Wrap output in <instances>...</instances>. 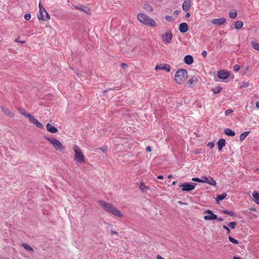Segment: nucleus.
<instances>
[{"mask_svg":"<svg viewBox=\"0 0 259 259\" xmlns=\"http://www.w3.org/2000/svg\"><path fill=\"white\" fill-rule=\"evenodd\" d=\"M45 138L53 145L56 150L61 151L64 150V147L58 140L47 137H46Z\"/></svg>","mask_w":259,"mask_h":259,"instance_id":"39448f33","label":"nucleus"},{"mask_svg":"<svg viewBox=\"0 0 259 259\" xmlns=\"http://www.w3.org/2000/svg\"><path fill=\"white\" fill-rule=\"evenodd\" d=\"M162 0H160V1H161Z\"/></svg>","mask_w":259,"mask_h":259,"instance_id":"e2e57ef3","label":"nucleus"},{"mask_svg":"<svg viewBox=\"0 0 259 259\" xmlns=\"http://www.w3.org/2000/svg\"><path fill=\"white\" fill-rule=\"evenodd\" d=\"M39 13L37 15V18L39 20H48L50 19V17L49 14L46 11V9L40 5V3L39 4Z\"/></svg>","mask_w":259,"mask_h":259,"instance_id":"423d86ee","label":"nucleus"},{"mask_svg":"<svg viewBox=\"0 0 259 259\" xmlns=\"http://www.w3.org/2000/svg\"><path fill=\"white\" fill-rule=\"evenodd\" d=\"M249 133V132H245L241 134L240 136V140L241 141H243L245 139V138L248 136Z\"/></svg>","mask_w":259,"mask_h":259,"instance_id":"c756f323","label":"nucleus"},{"mask_svg":"<svg viewBox=\"0 0 259 259\" xmlns=\"http://www.w3.org/2000/svg\"><path fill=\"white\" fill-rule=\"evenodd\" d=\"M240 67L239 65H235L233 67L234 71L237 72L240 70Z\"/></svg>","mask_w":259,"mask_h":259,"instance_id":"ea45409f","label":"nucleus"},{"mask_svg":"<svg viewBox=\"0 0 259 259\" xmlns=\"http://www.w3.org/2000/svg\"><path fill=\"white\" fill-rule=\"evenodd\" d=\"M188 72L186 69L178 70L175 75V80L178 84H182L187 79Z\"/></svg>","mask_w":259,"mask_h":259,"instance_id":"7ed1b4c3","label":"nucleus"},{"mask_svg":"<svg viewBox=\"0 0 259 259\" xmlns=\"http://www.w3.org/2000/svg\"><path fill=\"white\" fill-rule=\"evenodd\" d=\"M74 9L81 10L87 14H89L90 13V10L88 7H83V6L78 7V6H74Z\"/></svg>","mask_w":259,"mask_h":259,"instance_id":"aec40b11","label":"nucleus"},{"mask_svg":"<svg viewBox=\"0 0 259 259\" xmlns=\"http://www.w3.org/2000/svg\"><path fill=\"white\" fill-rule=\"evenodd\" d=\"M112 233H113V234H117V232H115V231H112Z\"/></svg>","mask_w":259,"mask_h":259,"instance_id":"680f3d73","label":"nucleus"},{"mask_svg":"<svg viewBox=\"0 0 259 259\" xmlns=\"http://www.w3.org/2000/svg\"><path fill=\"white\" fill-rule=\"evenodd\" d=\"M188 30V26L186 23H182L179 25V30L181 33L186 32Z\"/></svg>","mask_w":259,"mask_h":259,"instance_id":"dca6fc26","label":"nucleus"},{"mask_svg":"<svg viewBox=\"0 0 259 259\" xmlns=\"http://www.w3.org/2000/svg\"><path fill=\"white\" fill-rule=\"evenodd\" d=\"M191 1L192 0H185L182 5V8L184 11H187L190 9Z\"/></svg>","mask_w":259,"mask_h":259,"instance_id":"4468645a","label":"nucleus"},{"mask_svg":"<svg viewBox=\"0 0 259 259\" xmlns=\"http://www.w3.org/2000/svg\"><path fill=\"white\" fill-rule=\"evenodd\" d=\"M243 22H242L241 21H238L235 23L234 26L236 29H239L243 26Z\"/></svg>","mask_w":259,"mask_h":259,"instance_id":"b1692460","label":"nucleus"},{"mask_svg":"<svg viewBox=\"0 0 259 259\" xmlns=\"http://www.w3.org/2000/svg\"><path fill=\"white\" fill-rule=\"evenodd\" d=\"M146 151H147V152H149L151 151V147H150V146H148V147H146Z\"/></svg>","mask_w":259,"mask_h":259,"instance_id":"8fccbe9b","label":"nucleus"},{"mask_svg":"<svg viewBox=\"0 0 259 259\" xmlns=\"http://www.w3.org/2000/svg\"><path fill=\"white\" fill-rule=\"evenodd\" d=\"M24 18L26 20H29L31 18V15L30 14H26L24 15Z\"/></svg>","mask_w":259,"mask_h":259,"instance_id":"37998d69","label":"nucleus"},{"mask_svg":"<svg viewBox=\"0 0 259 259\" xmlns=\"http://www.w3.org/2000/svg\"><path fill=\"white\" fill-rule=\"evenodd\" d=\"M172 178V175H168V179H170V178Z\"/></svg>","mask_w":259,"mask_h":259,"instance_id":"052dcab7","label":"nucleus"},{"mask_svg":"<svg viewBox=\"0 0 259 259\" xmlns=\"http://www.w3.org/2000/svg\"><path fill=\"white\" fill-rule=\"evenodd\" d=\"M19 113L23 115V116H25V117H28V115H29L30 114L28 113L25 110V109H23V108H20L19 109Z\"/></svg>","mask_w":259,"mask_h":259,"instance_id":"cd10ccee","label":"nucleus"},{"mask_svg":"<svg viewBox=\"0 0 259 259\" xmlns=\"http://www.w3.org/2000/svg\"><path fill=\"white\" fill-rule=\"evenodd\" d=\"M252 196L253 197V201L257 204H259V193L254 191L252 193Z\"/></svg>","mask_w":259,"mask_h":259,"instance_id":"412c9836","label":"nucleus"},{"mask_svg":"<svg viewBox=\"0 0 259 259\" xmlns=\"http://www.w3.org/2000/svg\"><path fill=\"white\" fill-rule=\"evenodd\" d=\"M223 212L225 213V214H228V215H229L230 216H233L234 215V213L233 211H230L229 210H224L223 211Z\"/></svg>","mask_w":259,"mask_h":259,"instance_id":"58836bf2","label":"nucleus"},{"mask_svg":"<svg viewBox=\"0 0 259 259\" xmlns=\"http://www.w3.org/2000/svg\"><path fill=\"white\" fill-rule=\"evenodd\" d=\"M216 220H218L220 222H222V221H224V219L223 218H218V217H217V219Z\"/></svg>","mask_w":259,"mask_h":259,"instance_id":"3c124183","label":"nucleus"},{"mask_svg":"<svg viewBox=\"0 0 259 259\" xmlns=\"http://www.w3.org/2000/svg\"><path fill=\"white\" fill-rule=\"evenodd\" d=\"M226 21V19L225 18H221L219 19H213L211 21L212 24L215 25H221L224 24Z\"/></svg>","mask_w":259,"mask_h":259,"instance_id":"f8f14e48","label":"nucleus"},{"mask_svg":"<svg viewBox=\"0 0 259 259\" xmlns=\"http://www.w3.org/2000/svg\"><path fill=\"white\" fill-rule=\"evenodd\" d=\"M249 85V83L248 81H243L240 85V88L241 89L246 88Z\"/></svg>","mask_w":259,"mask_h":259,"instance_id":"72a5a7b5","label":"nucleus"},{"mask_svg":"<svg viewBox=\"0 0 259 259\" xmlns=\"http://www.w3.org/2000/svg\"><path fill=\"white\" fill-rule=\"evenodd\" d=\"M222 90V88L221 87H218L216 88H214L212 89V91L213 92L214 94H217L220 93Z\"/></svg>","mask_w":259,"mask_h":259,"instance_id":"c85d7f7f","label":"nucleus"},{"mask_svg":"<svg viewBox=\"0 0 259 259\" xmlns=\"http://www.w3.org/2000/svg\"><path fill=\"white\" fill-rule=\"evenodd\" d=\"M184 62L188 65H191L193 63V58L192 56L188 55L184 58Z\"/></svg>","mask_w":259,"mask_h":259,"instance_id":"6ab92c4d","label":"nucleus"},{"mask_svg":"<svg viewBox=\"0 0 259 259\" xmlns=\"http://www.w3.org/2000/svg\"><path fill=\"white\" fill-rule=\"evenodd\" d=\"M122 66L123 68H124L125 67H126L127 66V65L125 63H122Z\"/></svg>","mask_w":259,"mask_h":259,"instance_id":"4d7b16f0","label":"nucleus"},{"mask_svg":"<svg viewBox=\"0 0 259 259\" xmlns=\"http://www.w3.org/2000/svg\"><path fill=\"white\" fill-rule=\"evenodd\" d=\"M33 124H35L37 127L39 128L40 129H43L44 128V125L40 122H39L37 119Z\"/></svg>","mask_w":259,"mask_h":259,"instance_id":"2f4dec72","label":"nucleus"},{"mask_svg":"<svg viewBox=\"0 0 259 259\" xmlns=\"http://www.w3.org/2000/svg\"><path fill=\"white\" fill-rule=\"evenodd\" d=\"M237 11L235 10H233L232 11H231L229 13V17L231 18V19H234L237 16Z\"/></svg>","mask_w":259,"mask_h":259,"instance_id":"a878e982","label":"nucleus"},{"mask_svg":"<svg viewBox=\"0 0 259 259\" xmlns=\"http://www.w3.org/2000/svg\"><path fill=\"white\" fill-rule=\"evenodd\" d=\"M192 180L193 181L199 182V183H202V179H199L198 178H193L192 179Z\"/></svg>","mask_w":259,"mask_h":259,"instance_id":"a19ab883","label":"nucleus"},{"mask_svg":"<svg viewBox=\"0 0 259 259\" xmlns=\"http://www.w3.org/2000/svg\"><path fill=\"white\" fill-rule=\"evenodd\" d=\"M100 150H102L104 153H106L107 152V147L106 146L102 147L100 148Z\"/></svg>","mask_w":259,"mask_h":259,"instance_id":"c03bdc74","label":"nucleus"},{"mask_svg":"<svg viewBox=\"0 0 259 259\" xmlns=\"http://www.w3.org/2000/svg\"><path fill=\"white\" fill-rule=\"evenodd\" d=\"M22 246L26 250H27L28 251H33V248L30 245H29L26 243H23Z\"/></svg>","mask_w":259,"mask_h":259,"instance_id":"7c9ffc66","label":"nucleus"},{"mask_svg":"<svg viewBox=\"0 0 259 259\" xmlns=\"http://www.w3.org/2000/svg\"><path fill=\"white\" fill-rule=\"evenodd\" d=\"M198 81V78L196 77H193L190 79L188 82L190 85L196 84Z\"/></svg>","mask_w":259,"mask_h":259,"instance_id":"393cba45","label":"nucleus"},{"mask_svg":"<svg viewBox=\"0 0 259 259\" xmlns=\"http://www.w3.org/2000/svg\"><path fill=\"white\" fill-rule=\"evenodd\" d=\"M15 41L17 42H19V43H20V44H24L25 42L24 41H20L19 40V38H17L15 39Z\"/></svg>","mask_w":259,"mask_h":259,"instance_id":"09e8293b","label":"nucleus"},{"mask_svg":"<svg viewBox=\"0 0 259 259\" xmlns=\"http://www.w3.org/2000/svg\"><path fill=\"white\" fill-rule=\"evenodd\" d=\"M226 196L227 195L226 194L219 195L217 197L216 201L218 203H219L220 201L223 200L226 197Z\"/></svg>","mask_w":259,"mask_h":259,"instance_id":"bb28decb","label":"nucleus"},{"mask_svg":"<svg viewBox=\"0 0 259 259\" xmlns=\"http://www.w3.org/2000/svg\"><path fill=\"white\" fill-rule=\"evenodd\" d=\"M202 55L204 58H205L207 56V52L206 51H203L202 52Z\"/></svg>","mask_w":259,"mask_h":259,"instance_id":"de8ad7c7","label":"nucleus"},{"mask_svg":"<svg viewBox=\"0 0 259 259\" xmlns=\"http://www.w3.org/2000/svg\"><path fill=\"white\" fill-rule=\"evenodd\" d=\"M205 213L208 214L204 217V219L206 221H212L217 219V215L213 213L210 210H206L204 212Z\"/></svg>","mask_w":259,"mask_h":259,"instance_id":"1a4fd4ad","label":"nucleus"},{"mask_svg":"<svg viewBox=\"0 0 259 259\" xmlns=\"http://www.w3.org/2000/svg\"><path fill=\"white\" fill-rule=\"evenodd\" d=\"M157 259H164V258L162 257L160 255H157Z\"/></svg>","mask_w":259,"mask_h":259,"instance_id":"13d9d810","label":"nucleus"},{"mask_svg":"<svg viewBox=\"0 0 259 259\" xmlns=\"http://www.w3.org/2000/svg\"><path fill=\"white\" fill-rule=\"evenodd\" d=\"M255 106L257 108H259V101L256 102Z\"/></svg>","mask_w":259,"mask_h":259,"instance_id":"864d4df0","label":"nucleus"},{"mask_svg":"<svg viewBox=\"0 0 259 259\" xmlns=\"http://www.w3.org/2000/svg\"><path fill=\"white\" fill-rule=\"evenodd\" d=\"M99 203L105 210L111 213L113 215L119 218H122L123 217V214L121 212L114 207L113 204L103 200H100Z\"/></svg>","mask_w":259,"mask_h":259,"instance_id":"f257e3e1","label":"nucleus"},{"mask_svg":"<svg viewBox=\"0 0 259 259\" xmlns=\"http://www.w3.org/2000/svg\"><path fill=\"white\" fill-rule=\"evenodd\" d=\"M1 108L2 110V111L4 112V113L5 115L9 116L11 117H14V114L13 113L11 112L8 108H6L4 106H2L1 107Z\"/></svg>","mask_w":259,"mask_h":259,"instance_id":"2eb2a0df","label":"nucleus"},{"mask_svg":"<svg viewBox=\"0 0 259 259\" xmlns=\"http://www.w3.org/2000/svg\"><path fill=\"white\" fill-rule=\"evenodd\" d=\"M217 145L218 146V149L219 151H221L222 150V148L225 146L226 145V141L224 139H220Z\"/></svg>","mask_w":259,"mask_h":259,"instance_id":"a211bd4d","label":"nucleus"},{"mask_svg":"<svg viewBox=\"0 0 259 259\" xmlns=\"http://www.w3.org/2000/svg\"><path fill=\"white\" fill-rule=\"evenodd\" d=\"M73 150L75 152L74 160L77 163H84L85 162L84 156L80 148L74 145L73 146Z\"/></svg>","mask_w":259,"mask_h":259,"instance_id":"20e7f679","label":"nucleus"},{"mask_svg":"<svg viewBox=\"0 0 259 259\" xmlns=\"http://www.w3.org/2000/svg\"><path fill=\"white\" fill-rule=\"evenodd\" d=\"M190 17V14L189 13H187L186 15V18H189Z\"/></svg>","mask_w":259,"mask_h":259,"instance_id":"5fc2aeb1","label":"nucleus"},{"mask_svg":"<svg viewBox=\"0 0 259 259\" xmlns=\"http://www.w3.org/2000/svg\"><path fill=\"white\" fill-rule=\"evenodd\" d=\"M157 179H159V180H162V179H163V177L162 175L158 176V177H157Z\"/></svg>","mask_w":259,"mask_h":259,"instance_id":"603ef678","label":"nucleus"},{"mask_svg":"<svg viewBox=\"0 0 259 259\" xmlns=\"http://www.w3.org/2000/svg\"><path fill=\"white\" fill-rule=\"evenodd\" d=\"M237 225V223L235 222H230L229 224H228V226L232 228V229H234L235 226H236Z\"/></svg>","mask_w":259,"mask_h":259,"instance_id":"4c0bfd02","label":"nucleus"},{"mask_svg":"<svg viewBox=\"0 0 259 259\" xmlns=\"http://www.w3.org/2000/svg\"><path fill=\"white\" fill-rule=\"evenodd\" d=\"M137 18L144 25L151 27H155L156 25L154 20L145 14L139 13L137 15Z\"/></svg>","mask_w":259,"mask_h":259,"instance_id":"f03ea898","label":"nucleus"},{"mask_svg":"<svg viewBox=\"0 0 259 259\" xmlns=\"http://www.w3.org/2000/svg\"><path fill=\"white\" fill-rule=\"evenodd\" d=\"M139 188L143 192H146L149 190V187L145 185L143 183H141L140 184Z\"/></svg>","mask_w":259,"mask_h":259,"instance_id":"5701e85b","label":"nucleus"},{"mask_svg":"<svg viewBox=\"0 0 259 259\" xmlns=\"http://www.w3.org/2000/svg\"><path fill=\"white\" fill-rule=\"evenodd\" d=\"M46 127L47 130L51 133H56L58 132L57 128L50 123H48Z\"/></svg>","mask_w":259,"mask_h":259,"instance_id":"f3484780","label":"nucleus"},{"mask_svg":"<svg viewBox=\"0 0 259 259\" xmlns=\"http://www.w3.org/2000/svg\"><path fill=\"white\" fill-rule=\"evenodd\" d=\"M233 112V110H231V109H227V110L225 111V115L226 116H227V115H229V114H230L231 113H232Z\"/></svg>","mask_w":259,"mask_h":259,"instance_id":"79ce46f5","label":"nucleus"},{"mask_svg":"<svg viewBox=\"0 0 259 259\" xmlns=\"http://www.w3.org/2000/svg\"><path fill=\"white\" fill-rule=\"evenodd\" d=\"M207 146L209 147L210 148H212L214 146V144L213 143L209 142L208 143Z\"/></svg>","mask_w":259,"mask_h":259,"instance_id":"49530a36","label":"nucleus"},{"mask_svg":"<svg viewBox=\"0 0 259 259\" xmlns=\"http://www.w3.org/2000/svg\"><path fill=\"white\" fill-rule=\"evenodd\" d=\"M28 118L29 119V121L32 123H34L35 122V121L36 120V119H35L34 118V117L33 116H32V115H31L30 114L29 115H28Z\"/></svg>","mask_w":259,"mask_h":259,"instance_id":"f704fd0d","label":"nucleus"},{"mask_svg":"<svg viewBox=\"0 0 259 259\" xmlns=\"http://www.w3.org/2000/svg\"><path fill=\"white\" fill-rule=\"evenodd\" d=\"M161 37L164 44H170L172 40V34L170 31H168L162 34Z\"/></svg>","mask_w":259,"mask_h":259,"instance_id":"6e6552de","label":"nucleus"},{"mask_svg":"<svg viewBox=\"0 0 259 259\" xmlns=\"http://www.w3.org/2000/svg\"><path fill=\"white\" fill-rule=\"evenodd\" d=\"M223 227L224 229H225L227 231V233L229 234L230 232V229L228 227H227L225 225H223Z\"/></svg>","mask_w":259,"mask_h":259,"instance_id":"a18cd8bd","label":"nucleus"},{"mask_svg":"<svg viewBox=\"0 0 259 259\" xmlns=\"http://www.w3.org/2000/svg\"><path fill=\"white\" fill-rule=\"evenodd\" d=\"M229 72L224 70H220L218 73V76L221 79H227L229 77Z\"/></svg>","mask_w":259,"mask_h":259,"instance_id":"ddd939ff","label":"nucleus"},{"mask_svg":"<svg viewBox=\"0 0 259 259\" xmlns=\"http://www.w3.org/2000/svg\"><path fill=\"white\" fill-rule=\"evenodd\" d=\"M33 124H35L37 127L39 128L40 129H43L44 128V125L40 122H39L37 119Z\"/></svg>","mask_w":259,"mask_h":259,"instance_id":"473e14b6","label":"nucleus"},{"mask_svg":"<svg viewBox=\"0 0 259 259\" xmlns=\"http://www.w3.org/2000/svg\"><path fill=\"white\" fill-rule=\"evenodd\" d=\"M165 18H166V20H169L170 19V18H171V17L169 16H166L165 17Z\"/></svg>","mask_w":259,"mask_h":259,"instance_id":"6e6d98bb","label":"nucleus"},{"mask_svg":"<svg viewBox=\"0 0 259 259\" xmlns=\"http://www.w3.org/2000/svg\"><path fill=\"white\" fill-rule=\"evenodd\" d=\"M196 185L197 184L196 183H184L179 184V186L182 188V190L183 191H190L194 190Z\"/></svg>","mask_w":259,"mask_h":259,"instance_id":"0eeeda50","label":"nucleus"},{"mask_svg":"<svg viewBox=\"0 0 259 259\" xmlns=\"http://www.w3.org/2000/svg\"><path fill=\"white\" fill-rule=\"evenodd\" d=\"M252 44L253 48L254 49L259 51V44L258 43H257L254 41H252Z\"/></svg>","mask_w":259,"mask_h":259,"instance_id":"e433bc0d","label":"nucleus"},{"mask_svg":"<svg viewBox=\"0 0 259 259\" xmlns=\"http://www.w3.org/2000/svg\"><path fill=\"white\" fill-rule=\"evenodd\" d=\"M155 70H163L167 72H169L170 70V67L169 65L167 64H159L156 66Z\"/></svg>","mask_w":259,"mask_h":259,"instance_id":"9d476101","label":"nucleus"},{"mask_svg":"<svg viewBox=\"0 0 259 259\" xmlns=\"http://www.w3.org/2000/svg\"><path fill=\"white\" fill-rule=\"evenodd\" d=\"M224 133L225 135L230 137H233L235 135V133L234 131L230 128H226L224 130Z\"/></svg>","mask_w":259,"mask_h":259,"instance_id":"4be33fe9","label":"nucleus"},{"mask_svg":"<svg viewBox=\"0 0 259 259\" xmlns=\"http://www.w3.org/2000/svg\"><path fill=\"white\" fill-rule=\"evenodd\" d=\"M177 183V182L176 181H174L172 183V185H175Z\"/></svg>","mask_w":259,"mask_h":259,"instance_id":"bf43d9fd","label":"nucleus"},{"mask_svg":"<svg viewBox=\"0 0 259 259\" xmlns=\"http://www.w3.org/2000/svg\"><path fill=\"white\" fill-rule=\"evenodd\" d=\"M202 180V183H207L212 186H215L216 185V182L214 180L210 177H203Z\"/></svg>","mask_w":259,"mask_h":259,"instance_id":"9b49d317","label":"nucleus"},{"mask_svg":"<svg viewBox=\"0 0 259 259\" xmlns=\"http://www.w3.org/2000/svg\"><path fill=\"white\" fill-rule=\"evenodd\" d=\"M228 238H229V241L231 242H232V243H233L234 244H238V241L236 239H235L234 238H233L232 237L229 236Z\"/></svg>","mask_w":259,"mask_h":259,"instance_id":"c9c22d12","label":"nucleus"}]
</instances>
